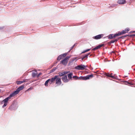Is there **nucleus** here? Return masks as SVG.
<instances>
[{
  "label": "nucleus",
  "mask_w": 135,
  "mask_h": 135,
  "mask_svg": "<svg viewBox=\"0 0 135 135\" xmlns=\"http://www.w3.org/2000/svg\"><path fill=\"white\" fill-rule=\"evenodd\" d=\"M87 66H85L83 65H80L75 67V69L78 70H83L85 68L87 67Z\"/></svg>",
  "instance_id": "20e7f679"
},
{
  "label": "nucleus",
  "mask_w": 135,
  "mask_h": 135,
  "mask_svg": "<svg viewBox=\"0 0 135 135\" xmlns=\"http://www.w3.org/2000/svg\"><path fill=\"white\" fill-rule=\"evenodd\" d=\"M22 83L23 82H25L26 81V80H25V79H24L23 80V81H22Z\"/></svg>",
  "instance_id": "473e14b6"
},
{
  "label": "nucleus",
  "mask_w": 135,
  "mask_h": 135,
  "mask_svg": "<svg viewBox=\"0 0 135 135\" xmlns=\"http://www.w3.org/2000/svg\"><path fill=\"white\" fill-rule=\"evenodd\" d=\"M41 74V73H39L38 74L37 76H39Z\"/></svg>",
  "instance_id": "c9c22d12"
},
{
  "label": "nucleus",
  "mask_w": 135,
  "mask_h": 135,
  "mask_svg": "<svg viewBox=\"0 0 135 135\" xmlns=\"http://www.w3.org/2000/svg\"><path fill=\"white\" fill-rule=\"evenodd\" d=\"M73 75L72 73H70L68 74V76L69 79H71L72 78V76Z\"/></svg>",
  "instance_id": "412c9836"
},
{
  "label": "nucleus",
  "mask_w": 135,
  "mask_h": 135,
  "mask_svg": "<svg viewBox=\"0 0 135 135\" xmlns=\"http://www.w3.org/2000/svg\"><path fill=\"white\" fill-rule=\"evenodd\" d=\"M1 90L0 89V92H1Z\"/></svg>",
  "instance_id": "79ce46f5"
},
{
  "label": "nucleus",
  "mask_w": 135,
  "mask_h": 135,
  "mask_svg": "<svg viewBox=\"0 0 135 135\" xmlns=\"http://www.w3.org/2000/svg\"><path fill=\"white\" fill-rule=\"evenodd\" d=\"M70 56H67L64 59L61 60L60 61V63L62 64L63 65L66 66L67 64V63L69 59L70 58Z\"/></svg>",
  "instance_id": "7ed1b4c3"
},
{
  "label": "nucleus",
  "mask_w": 135,
  "mask_h": 135,
  "mask_svg": "<svg viewBox=\"0 0 135 135\" xmlns=\"http://www.w3.org/2000/svg\"><path fill=\"white\" fill-rule=\"evenodd\" d=\"M58 77V75H55L54 77H52L51 78L49 79L50 80H51V82H54L55 81L56 79L57 78V77Z\"/></svg>",
  "instance_id": "4468645a"
},
{
  "label": "nucleus",
  "mask_w": 135,
  "mask_h": 135,
  "mask_svg": "<svg viewBox=\"0 0 135 135\" xmlns=\"http://www.w3.org/2000/svg\"><path fill=\"white\" fill-rule=\"evenodd\" d=\"M63 56L61 55H60L57 58V60H61Z\"/></svg>",
  "instance_id": "4be33fe9"
},
{
  "label": "nucleus",
  "mask_w": 135,
  "mask_h": 135,
  "mask_svg": "<svg viewBox=\"0 0 135 135\" xmlns=\"http://www.w3.org/2000/svg\"><path fill=\"white\" fill-rule=\"evenodd\" d=\"M103 36V34H100L93 37V38L95 40H98L100 39Z\"/></svg>",
  "instance_id": "0eeeda50"
},
{
  "label": "nucleus",
  "mask_w": 135,
  "mask_h": 135,
  "mask_svg": "<svg viewBox=\"0 0 135 135\" xmlns=\"http://www.w3.org/2000/svg\"><path fill=\"white\" fill-rule=\"evenodd\" d=\"M76 44H75L73 46H72V47H71V49H70V50H71L72 49H73L74 48V46H75V45H76Z\"/></svg>",
  "instance_id": "c85d7f7f"
},
{
  "label": "nucleus",
  "mask_w": 135,
  "mask_h": 135,
  "mask_svg": "<svg viewBox=\"0 0 135 135\" xmlns=\"http://www.w3.org/2000/svg\"><path fill=\"white\" fill-rule=\"evenodd\" d=\"M32 89V87H30V88H28V89L27 90V91H29V90H30L31 89Z\"/></svg>",
  "instance_id": "7c9ffc66"
},
{
  "label": "nucleus",
  "mask_w": 135,
  "mask_h": 135,
  "mask_svg": "<svg viewBox=\"0 0 135 135\" xmlns=\"http://www.w3.org/2000/svg\"><path fill=\"white\" fill-rule=\"evenodd\" d=\"M18 94V93L16 90L13 92L12 93H11L8 97L6 98L3 100L1 101V104H3L4 103V104L2 106V107L3 108H4L7 105V103L8 102V100L10 99L11 97L14 96Z\"/></svg>",
  "instance_id": "f257e3e1"
},
{
  "label": "nucleus",
  "mask_w": 135,
  "mask_h": 135,
  "mask_svg": "<svg viewBox=\"0 0 135 135\" xmlns=\"http://www.w3.org/2000/svg\"><path fill=\"white\" fill-rule=\"evenodd\" d=\"M112 73H111L110 74L109 73H105L104 75L108 77H111L113 79H116V77L114 75H112Z\"/></svg>",
  "instance_id": "423d86ee"
},
{
  "label": "nucleus",
  "mask_w": 135,
  "mask_h": 135,
  "mask_svg": "<svg viewBox=\"0 0 135 135\" xmlns=\"http://www.w3.org/2000/svg\"><path fill=\"white\" fill-rule=\"evenodd\" d=\"M58 68L57 67H54L52 69L50 70V73H52L54 72L56 69H57Z\"/></svg>",
  "instance_id": "6ab92c4d"
},
{
  "label": "nucleus",
  "mask_w": 135,
  "mask_h": 135,
  "mask_svg": "<svg viewBox=\"0 0 135 135\" xmlns=\"http://www.w3.org/2000/svg\"><path fill=\"white\" fill-rule=\"evenodd\" d=\"M67 54H68V53H65L64 54H61V55H62V56H63V57H65L67 55Z\"/></svg>",
  "instance_id": "a878e982"
},
{
  "label": "nucleus",
  "mask_w": 135,
  "mask_h": 135,
  "mask_svg": "<svg viewBox=\"0 0 135 135\" xmlns=\"http://www.w3.org/2000/svg\"><path fill=\"white\" fill-rule=\"evenodd\" d=\"M124 82H125V83H128V84H129V83H128V81H124Z\"/></svg>",
  "instance_id": "4c0bfd02"
},
{
  "label": "nucleus",
  "mask_w": 135,
  "mask_h": 135,
  "mask_svg": "<svg viewBox=\"0 0 135 135\" xmlns=\"http://www.w3.org/2000/svg\"><path fill=\"white\" fill-rule=\"evenodd\" d=\"M92 55V54H91L90 56H89V57H90Z\"/></svg>",
  "instance_id": "58836bf2"
},
{
  "label": "nucleus",
  "mask_w": 135,
  "mask_h": 135,
  "mask_svg": "<svg viewBox=\"0 0 135 135\" xmlns=\"http://www.w3.org/2000/svg\"><path fill=\"white\" fill-rule=\"evenodd\" d=\"M90 54V53H88L86 54L85 55L83 56L81 58V60H83L84 59H86Z\"/></svg>",
  "instance_id": "9b49d317"
},
{
  "label": "nucleus",
  "mask_w": 135,
  "mask_h": 135,
  "mask_svg": "<svg viewBox=\"0 0 135 135\" xmlns=\"http://www.w3.org/2000/svg\"><path fill=\"white\" fill-rule=\"evenodd\" d=\"M87 52L88 51H87V50H85L83 51V52H82L81 53H82V54L84 53H85V52Z\"/></svg>",
  "instance_id": "cd10ccee"
},
{
  "label": "nucleus",
  "mask_w": 135,
  "mask_h": 135,
  "mask_svg": "<svg viewBox=\"0 0 135 135\" xmlns=\"http://www.w3.org/2000/svg\"><path fill=\"white\" fill-rule=\"evenodd\" d=\"M56 84H58L60 83V84L61 83V79L59 78L58 77H57L56 79Z\"/></svg>",
  "instance_id": "2eb2a0df"
},
{
  "label": "nucleus",
  "mask_w": 135,
  "mask_h": 135,
  "mask_svg": "<svg viewBox=\"0 0 135 135\" xmlns=\"http://www.w3.org/2000/svg\"><path fill=\"white\" fill-rule=\"evenodd\" d=\"M126 2L125 0H119L117 1V3L119 4H125Z\"/></svg>",
  "instance_id": "1a4fd4ad"
},
{
  "label": "nucleus",
  "mask_w": 135,
  "mask_h": 135,
  "mask_svg": "<svg viewBox=\"0 0 135 135\" xmlns=\"http://www.w3.org/2000/svg\"><path fill=\"white\" fill-rule=\"evenodd\" d=\"M49 83L50 84H51L52 83H53L51 81V80H50L49 81Z\"/></svg>",
  "instance_id": "72a5a7b5"
},
{
  "label": "nucleus",
  "mask_w": 135,
  "mask_h": 135,
  "mask_svg": "<svg viewBox=\"0 0 135 135\" xmlns=\"http://www.w3.org/2000/svg\"><path fill=\"white\" fill-rule=\"evenodd\" d=\"M135 32V31H131L130 32V33H132V32Z\"/></svg>",
  "instance_id": "f704fd0d"
},
{
  "label": "nucleus",
  "mask_w": 135,
  "mask_h": 135,
  "mask_svg": "<svg viewBox=\"0 0 135 135\" xmlns=\"http://www.w3.org/2000/svg\"><path fill=\"white\" fill-rule=\"evenodd\" d=\"M116 34H114V35H113V38H114L115 37H116L117 36L116 35Z\"/></svg>",
  "instance_id": "2f4dec72"
},
{
  "label": "nucleus",
  "mask_w": 135,
  "mask_h": 135,
  "mask_svg": "<svg viewBox=\"0 0 135 135\" xmlns=\"http://www.w3.org/2000/svg\"><path fill=\"white\" fill-rule=\"evenodd\" d=\"M24 85H22L21 86L18 88L17 89L16 91L18 94L19 93L20 91L22 90V89H23L24 88Z\"/></svg>",
  "instance_id": "6e6552de"
},
{
  "label": "nucleus",
  "mask_w": 135,
  "mask_h": 135,
  "mask_svg": "<svg viewBox=\"0 0 135 135\" xmlns=\"http://www.w3.org/2000/svg\"><path fill=\"white\" fill-rule=\"evenodd\" d=\"M62 80L64 82L66 83L69 81L67 79V77L66 75H65L64 77L62 78Z\"/></svg>",
  "instance_id": "ddd939ff"
},
{
  "label": "nucleus",
  "mask_w": 135,
  "mask_h": 135,
  "mask_svg": "<svg viewBox=\"0 0 135 135\" xmlns=\"http://www.w3.org/2000/svg\"><path fill=\"white\" fill-rule=\"evenodd\" d=\"M50 80L49 79L45 81V85L46 86H48V84L49 83V81Z\"/></svg>",
  "instance_id": "aec40b11"
},
{
  "label": "nucleus",
  "mask_w": 135,
  "mask_h": 135,
  "mask_svg": "<svg viewBox=\"0 0 135 135\" xmlns=\"http://www.w3.org/2000/svg\"><path fill=\"white\" fill-rule=\"evenodd\" d=\"M67 73H68L67 72H66L65 71L62 72H59V75L58 76V77L59 76H62L66 74H67Z\"/></svg>",
  "instance_id": "dca6fc26"
},
{
  "label": "nucleus",
  "mask_w": 135,
  "mask_h": 135,
  "mask_svg": "<svg viewBox=\"0 0 135 135\" xmlns=\"http://www.w3.org/2000/svg\"><path fill=\"white\" fill-rule=\"evenodd\" d=\"M129 29L128 28H126L125 30H123L121 32L122 34H123L128 32L129 31Z\"/></svg>",
  "instance_id": "f8f14e48"
},
{
  "label": "nucleus",
  "mask_w": 135,
  "mask_h": 135,
  "mask_svg": "<svg viewBox=\"0 0 135 135\" xmlns=\"http://www.w3.org/2000/svg\"><path fill=\"white\" fill-rule=\"evenodd\" d=\"M109 61V60L108 61Z\"/></svg>",
  "instance_id": "37998d69"
},
{
  "label": "nucleus",
  "mask_w": 135,
  "mask_h": 135,
  "mask_svg": "<svg viewBox=\"0 0 135 135\" xmlns=\"http://www.w3.org/2000/svg\"><path fill=\"white\" fill-rule=\"evenodd\" d=\"M16 83L17 84L19 85L22 83V81H16Z\"/></svg>",
  "instance_id": "b1692460"
},
{
  "label": "nucleus",
  "mask_w": 135,
  "mask_h": 135,
  "mask_svg": "<svg viewBox=\"0 0 135 135\" xmlns=\"http://www.w3.org/2000/svg\"><path fill=\"white\" fill-rule=\"evenodd\" d=\"M133 36H135V34H132V35H130L129 36L131 37H132Z\"/></svg>",
  "instance_id": "c756f323"
},
{
  "label": "nucleus",
  "mask_w": 135,
  "mask_h": 135,
  "mask_svg": "<svg viewBox=\"0 0 135 135\" xmlns=\"http://www.w3.org/2000/svg\"><path fill=\"white\" fill-rule=\"evenodd\" d=\"M93 76V75L91 74L85 76H81L80 77H78L76 76H73V78H75V79L76 80H86L89 79L90 78H92Z\"/></svg>",
  "instance_id": "f03ea898"
},
{
  "label": "nucleus",
  "mask_w": 135,
  "mask_h": 135,
  "mask_svg": "<svg viewBox=\"0 0 135 135\" xmlns=\"http://www.w3.org/2000/svg\"><path fill=\"white\" fill-rule=\"evenodd\" d=\"M90 49H87V51L88 52V51H90Z\"/></svg>",
  "instance_id": "e433bc0d"
},
{
  "label": "nucleus",
  "mask_w": 135,
  "mask_h": 135,
  "mask_svg": "<svg viewBox=\"0 0 135 135\" xmlns=\"http://www.w3.org/2000/svg\"><path fill=\"white\" fill-rule=\"evenodd\" d=\"M127 77V76H125V77Z\"/></svg>",
  "instance_id": "ea45409f"
},
{
  "label": "nucleus",
  "mask_w": 135,
  "mask_h": 135,
  "mask_svg": "<svg viewBox=\"0 0 135 135\" xmlns=\"http://www.w3.org/2000/svg\"><path fill=\"white\" fill-rule=\"evenodd\" d=\"M18 107L16 104H12L9 107V109L11 110H15Z\"/></svg>",
  "instance_id": "39448f33"
},
{
  "label": "nucleus",
  "mask_w": 135,
  "mask_h": 135,
  "mask_svg": "<svg viewBox=\"0 0 135 135\" xmlns=\"http://www.w3.org/2000/svg\"><path fill=\"white\" fill-rule=\"evenodd\" d=\"M2 29V28L1 27H0V29Z\"/></svg>",
  "instance_id": "a19ab883"
},
{
  "label": "nucleus",
  "mask_w": 135,
  "mask_h": 135,
  "mask_svg": "<svg viewBox=\"0 0 135 135\" xmlns=\"http://www.w3.org/2000/svg\"><path fill=\"white\" fill-rule=\"evenodd\" d=\"M119 38H118V39H115L114 40H111L109 42L110 44H112L114 43L115 42H117L118 41V40L119 39Z\"/></svg>",
  "instance_id": "a211bd4d"
},
{
  "label": "nucleus",
  "mask_w": 135,
  "mask_h": 135,
  "mask_svg": "<svg viewBox=\"0 0 135 135\" xmlns=\"http://www.w3.org/2000/svg\"><path fill=\"white\" fill-rule=\"evenodd\" d=\"M104 45V44H103L99 45H98V46L95 47L94 48H93L92 49V50H97V49L100 48L102 47Z\"/></svg>",
  "instance_id": "9d476101"
},
{
  "label": "nucleus",
  "mask_w": 135,
  "mask_h": 135,
  "mask_svg": "<svg viewBox=\"0 0 135 135\" xmlns=\"http://www.w3.org/2000/svg\"><path fill=\"white\" fill-rule=\"evenodd\" d=\"M129 36L130 35H126L125 36H123L122 37H120V38H124V37H126L127 36Z\"/></svg>",
  "instance_id": "bb28decb"
},
{
  "label": "nucleus",
  "mask_w": 135,
  "mask_h": 135,
  "mask_svg": "<svg viewBox=\"0 0 135 135\" xmlns=\"http://www.w3.org/2000/svg\"><path fill=\"white\" fill-rule=\"evenodd\" d=\"M122 35L121 32H119L118 33H116V35L117 36Z\"/></svg>",
  "instance_id": "393cba45"
},
{
  "label": "nucleus",
  "mask_w": 135,
  "mask_h": 135,
  "mask_svg": "<svg viewBox=\"0 0 135 135\" xmlns=\"http://www.w3.org/2000/svg\"><path fill=\"white\" fill-rule=\"evenodd\" d=\"M108 38L109 39H112L113 38V34H110L108 35Z\"/></svg>",
  "instance_id": "5701e85b"
},
{
  "label": "nucleus",
  "mask_w": 135,
  "mask_h": 135,
  "mask_svg": "<svg viewBox=\"0 0 135 135\" xmlns=\"http://www.w3.org/2000/svg\"><path fill=\"white\" fill-rule=\"evenodd\" d=\"M37 73L36 71H35L34 72H33L32 73V76L33 78H35L37 75Z\"/></svg>",
  "instance_id": "f3484780"
}]
</instances>
